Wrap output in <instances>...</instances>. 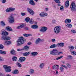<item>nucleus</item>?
Masks as SVG:
<instances>
[{"label":"nucleus","mask_w":76,"mask_h":76,"mask_svg":"<svg viewBox=\"0 0 76 76\" xmlns=\"http://www.w3.org/2000/svg\"><path fill=\"white\" fill-rule=\"evenodd\" d=\"M25 42V40L23 37H21L18 39L17 41V44L18 45L22 44Z\"/></svg>","instance_id":"nucleus-1"},{"label":"nucleus","mask_w":76,"mask_h":76,"mask_svg":"<svg viewBox=\"0 0 76 76\" xmlns=\"http://www.w3.org/2000/svg\"><path fill=\"white\" fill-rule=\"evenodd\" d=\"M61 31V27L60 26H56L54 28V32L55 34H59Z\"/></svg>","instance_id":"nucleus-2"},{"label":"nucleus","mask_w":76,"mask_h":76,"mask_svg":"<svg viewBox=\"0 0 76 76\" xmlns=\"http://www.w3.org/2000/svg\"><path fill=\"white\" fill-rule=\"evenodd\" d=\"M71 10L72 12L76 11V6L75 3L74 2H72L70 6Z\"/></svg>","instance_id":"nucleus-3"},{"label":"nucleus","mask_w":76,"mask_h":76,"mask_svg":"<svg viewBox=\"0 0 76 76\" xmlns=\"http://www.w3.org/2000/svg\"><path fill=\"white\" fill-rule=\"evenodd\" d=\"M3 67L5 69L6 72H10L12 71V70L10 69H11V67L10 66L4 65L3 66Z\"/></svg>","instance_id":"nucleus-4"},{"label":"nucleus","mask_w":76,"mask_h":76,"mask_svg":"<svg viewBox=\"0 0 76 76\" xmlns=\"http://www.w3.org/2000/svg\"><path fill=\"white\" fill-rule=\"evenodd\" d=\"M15 15L16 14H13L12 13L11 14V16L10 17V18H9V22L10 23H13V22H15V19L14 18V17L12 16H13V15Z\"/></svg>","instance_id":"nucleus-5"},{"label":"nucleus","mask_w":76,"mask_h":76,"mask_svg":"<svg viewBox=\"0 0 76 76\" xmlns=\"http://www.w3.org/2000/svg\"><path fill=\"white\" fill-rule=\"evenodd\" d=\"M58 53V51H57V50L55 49L52 50L50 52V54H51V55H53V56H56V55H57V53Z\"/></svg>","instance_id":"nucleus-6"},{"label":"nucleus","mask_w":76,"mask_h":76,"mask_svg":"<svg viewBox=\"0 0 76 76\" xmlns=\"http://www.w3.org/2000/svg\"><path fill=\"white\" fill-rule=\"evenodd\" d=\"M8 32L5 31V30L4 29L2 30L1 31V34L3 36L4 35L6 36L8 35Z\"/></svg>","instance_id":"nucleus-7"},{"label":"nucleus","mask_w":76,"mask_h":76,"mask_svg":"<svg viewBox=\"0 0 76 76\" xmlns=\"http://www.w3.org/2000/svg\"><path fill=\"white\" fill-rule=\"evenodd\" d=\"M47 15H48V14L45 12H42L39 14V16L41 17L47 16Z\"/></svg>","instance_id":"nucleus-8"},{"label":"nucleus","mask_w":76,"mask_h":76,"mask_svg":"<svg viewBox=\"0 0 76 76\" xmlns=\"http://www.w3.org/2000/svg\"><path fill=\"white\" fill-rule=\"evenodd\" d=\"M10 37L7 36H3L1 37V39L2 40H8L10 39Z\"/></svg>","instance_id":"nucleus-9"},{"label":"nucleus","mask_w":76,"mask_h":76,"mask_svg":"<svg viewBox=\"0 0 76 76\" xmlns=\"http://www.w3.org/2000/svg\"><path fill=\"white\" fill-rule=\"evenodd\" d=\"M47 30V28L46 27H43L40 30V31L42 33H44Z\"/></svg>","instance_id":"nucleus-10"},{"label":"nucleus","mask_w":76,"mask_h":76,"mask_svg":"<svg viewBox=\"0 0 76 76\" xmlns=\"http://www.w3.org/2000/svg\"><path fill=\"white\" fill-rule=\"evenodd\" d=\"M27 11L31 15H34V11L32 9L30 8H27Z\"/></svg>","instance_id":"nucleus-11"},{"label":"nucleus","mask_w":76,"mask_h":76,"mask_svg":"<svg viewBox=\"0 0 76 76\" xmlns=\"http://www.w3.org/2000/svg\"><path fill=\"white\" fill-rule=\"evenodd\" d=\"M26 60V58L25 57H21L19 58L18 61L20 62H23Z\"/></svg>","instance_id":"nucleus-12"},{"label":"nucleus","mask_w":76,"mask_h":76,"mask_svg":"<svg viewBox=\"0 0 76 76\" xmlns=\"http://www.w3.org/2000/svg\"><path fill=\"white\" fill-rule=\"evenodd\" d=\"M44 40L43 39H41L40 38H38L36 41L35 42L36 44H38L39 42H44Z\"/></svg>","instance_id":"nucleus-13"},{"label":"nucleus","mask_w":76,"mask_h":76,"mask_svg":"<svg viewBox=\"0 0 76 76\" xmlns=\"http://www.w3.org/2000/svg\"><path fill=\"white\" fill-rule=\"evenodd\" d=\"M29 4L31 6H35V4L34 1V0H29Z\"/></svg>","instance_id":"nucleus-14"},{"label":"nucleus","mask_w":76,"mask_h":76,"mask_svg":"<svg viewBox=\"0 0 76 76\" xmlns=\"http://www.w3.org/2000/svg\"><path fill=\"white\" fill-rule=\"evenodd\" d=\"M57 47H63L64 45V43H58L57 45Z\"/></svg>","instance_id":"nucleus-15"},{"label":"nucleus","mask_w":76,"mask_h":76,"mask_svg":"<svg viewBox=\"0 0 76 76\" xmlns=\"http://www.w3.org/2000/svg\"><path fill=\"white\" fill-rule=\"evenodd\" d=\"M6 29L7 31H10V32H12V31L13 30L9 26H7L6 27Z\"/></svg>","instance_id":"nucleus-16"},{"label":"nucleus","mask_w":76,"mask_h":76,"mask_svg":"<svg viewBox=\"0 0 76 76\" xmlns=\"http://www.w3.org/2000/svg\"><path fill=\"white\" fill-rule=\"evenodd\" d=\"M72 20L70 19H66L65 20V23H70L71 22Z\"/></svg>","instance_id":"nucleus-17"},{"label":"nucleus","mask_w":76,"mask_h":76,"mask_svg":"<svg viewBox=\"0 0 76 76\" xmlns=\"http://www.w3.org/2000/svg\"><path fill=\"white\" fill-rule=\"evenodd\" d=\"M69 6V1H67L65 3V7L67 8Z\"/></svg>","instance_id":"nucleus-18"},{"label":"nucleus","mask_w":76,"mask_h":76,"mask_svg":"<svg viewBox=\"0 0 76 76\" xmlns=\"http://www.w3.org/2000/svg\"><path fill=\"white\" fill-rule=\"evenodd\" d=\"M23 56H28L30 54V52H26L23 53Z\"/></svg>","instance_id":"nucleus-19"},{"label":"nucleus","mask_w":76,"mask_h":76,"mask_svg":"<svg viewBox=\"0 0 76 76\" xmlns=\"http://www.w3.org/2000/svg\"><path fill=\"white\" fill-rule=\"evenodd\" d=\"M65 26H66L67 28H72V25L69 23L65 25Z\"/></svg>","instance_id":"nucleus-20"},{"label":"nucleus","mask_w":76,"mask_h":76,"mask_svg":"<svg viewBox=\"0 0 76 76\" xmlns=\"http://www.w3.org/2000/svg\"><path fill=\"white\" fill-rule=\"evenodd\" d=\"M38 26L35 25H33L31 26V28L32 29H36V28H38Z\"/></svg>","instance_id":"nucleus-21"},{"label":"nucleus","mask_w":76,"mask_h":76,"mask_svg":"<svg viewBox=\"0 0 76 76\" xmlns=\"http://www.w3.org/2000/svg\"><path fill=\"white\" fill-rule=\"evenodd\" d=\"M10 53L11 54L15 55L16 53V51L14 49H12L11 50Z\"/></svg>","instance_id":"nucleus-22"},{"label":"nucleus","mask_w":76,"mask_h":76,"mask_svg":"<svg viewBox=\"0 0 76 76\" xmlns=\"http://www.w3.org/2000/svg\"><path fill=\"white\" fill-rule=\"evenodd\" d=\"M38 54V53L37 52H33L31 53V54L32 56H36Z\"/></svg>","instance_id":"nucleus-23"},{"label":"nucleus","mask_w":76,"mask_h":76,"mask_svg":"<svg viewBox=\"0 0 76 76\" xmlns=\"http://www.w3.org/2000/svg\"><path fill=\"white\" fill-rule=\"evenodd\" d=\"M56 47H57V45L53 44L50 46V48H56Z\"/></svg>","instance_id":"nucleus-24"},{"label":"nucleus","mask_w":76,"mask_h":76,"mask_svg":"<svg viewBox=\"0 0 76 76\" xmlns=\"http://www.w3.org/2000/svg\"><path fill=\"white\" fill-rule=\"evenodd\" d=\"M5 44L7 45H9L11 44V42L10 41H6L5 42Z\"/></svg>","instance_id":"nucleus-25"},{"label":"nucleus","mask_w":76,"mask_h":76,"mask_svg":"<svg viewBox=\"0 0 76 76\" xmlns=\"http://www.w3.org/2000/svg\"><path fill=\"white\" fill-rule=\"evenodd\" d=\"M69 50L72 51L74 49V47L73 46H69Z\"/></svg>","instance_id":"nucleus-26"},{"label":"nucleus","mask_w":76,"mask_h":76,"mask_svg":"<svg viewBox=\"0 0 76 76\" xmlns=\"http://www.w3.org/2000/svg\"><path fill=\"white\" fill-rule=\"evenodd\" d=\"M30 74H33L34 73V70L32 69H30L29 71Z\"/></svg>","instance_id":"nucleus-27"},{"label":"nucleus","mask_w":76,"mask_h":76,"mask_svg":"<svg viewBox=\"0 0 76 76\" xmlns=\"http://www.w3.org/2000/svg\"><path fill=\"white\" fill-rule=\"evenodd\" d=\"M13 74H15L17 75L19 73V71L17 70H15L13 72H12Z\"/></svg>","instance_id":"nucleus-28"},{"label":"nucleus","mask_w":76,"mask_h":76,"mask_svg":"<svg viewBox=\"0 0 76 76\" xmlns=\"http://www.w3.org/2000/svg\"><path fill=\"white\" fill-rule=\"evenodd\" d=\"M39 67L41 69H42L44 67V64L43 63H42L40 64L39 66Z\"/></svg>","instance_id":"nucleus-29"},{"label":"nucleus","mask_w":76,"mask_h":76,"mask_svg":"<svg viewBox=\"0 0 76 76\" xmlns=\"http://www.w3.org/2000/svg\"><path fill=\"white\" fill-rule=\"evenodd\" d=\"M12 60L13 61H17L18 60V58H17L16 57L14 56L12 57Z\"/></svg>","instance_id":"nucleus-30"},{"label":"nucleus","mask_w":76,"mask_h":76,"mask_svg":"<svg viewBox=\"0 0 76 76\" xmlns=\"http://www.w3.org/2000/svg\"><path fill=\"white\" fill-rule=\"evenodd\" d=\"M0 54H6V52L5 51H2V50H0Z\"/></svg>","instance_id":"nucleus-31"},{"label":"nucleus","mask_w":76,"mask_h":76,"mask_svg":"<svg viewBox=\"0 0 76 76\" xmlns=\"http://www.w3.org/2000/svg\"><path fill=\"white\" fill-rule=\"evenodd\" d=\"M24 49L25 50H29V46L28 45L25 46L24 48Z\"/></svg>","instance_id":"nucleus-32"},{"label":"nucleus","mask_w":76,"mask_h":76,"mask_svg":"<svg viewBox=\"0 0 76 76\" xmlns=\"http://www.w3.org/2000/svg\"><path fill=\"white\" fill-rule=\"evenodd\" d=\"M60 70L61 72H64V68L62 67H61L60 68Z\"/></svg>","instance_id":"nucleus-33"},{"label":"nucleus","mask_w":76,"mask_h":76,"mask_svg":"<svg viewBox=\"0 0 76 76\" xmlns=\"http://www.w3.org/2000/svg\"><path fill=\"white\" fill-rule=\"evenodd\" d=\"M23 35L24 36V37H27L30 36L31 35V34H23Z\"/></svg>","instance_id":"nucleus-34"},{"label":"nucleus","mask_w":76,"mask_h":76,"mask_svg":"<svg viewBox=\"0 0 76 76\" xmlns=\"http://www.w3.org/2000/svg\"><path fill=\"white\" fill-rule=\"evenodd\" d=\"M23 26H24V25H23V24H22L20 26L17 27V29H20V28H23Z\"/></svg>","instance_id":"nucleus-35"},{"label":"nucleus","mask_w":76,"mask_h":76,"mask_svg":"<svg viewBox=\"0 0 76 76\" xmlns=\"http://www.w3.org/2000/svg\"><path fill=\"white\" fill-rule=\"evenodd\" d=\"M30 20V18L29 17H27L25 19V20L26 22H28Z\"/></svg>","instance_id":"nucleus-36"},{"label":"nucleus","mask_w":76,"mask_h":76,"mask_svg":"<svg viewBox=\"0 0 76 76\" xmlns=\"http://www.w3.org/2000/svg\"><path fill=\"white\" fill-rule=\"evenodd\" d=\"M1 25L2 26H4L5 25H6V24L4 23V22L3 21H1Z\"/></svg>","instance_id":"nucleus-37"},{"label":"nucleus","mask_w":76,"mask_h":76,"mask_svg":"<svg viewBox=\"0 0 76 76\" xmlns=\"http://www.w3.org/2000/svg\"><path fill=\"white\" fill-rule=\"evenodd\" d=\"M71 53H72V54L73 56H76V52L75 51H72Z\"/></svg>","instance_id":"nucleus-38"},{"label":"nucleus","mask_w":76,"mask_h":76,"mask_svg":"<svg viewBox=\"0 0 76 76\" xmlns=\"http://www.w3.org/2000/svg\"><path fill=\"white\" fill-rule=\"evenodd\" d=\"M6 12H10V8H8L6 10Z\"/></svg>","instance_id":"nucleus-39"},{"label":"nucleus","mask_w":76,"mask_h":76,"mask_svg":"<svg viewBox=\"0 0 76 76\" xmlns=\"http://www.w3.org/2000/svg\"><path fill=\"white\" fill-rule=\"evenodd\" d=\"M17 65L18 66V67H22V65H21V64H20L19 62H17Z\"/></svg>","instance_id":"nucleus-40"},{"label":"nucleus","mask_w":76,"mask_h":76,"mask_svg":"<svg viewBox=\"0 0 76 76\" xmlns=\"http://www.w3.org/2000/svg\"><path fill=\"white\" fill-rule=\"evenodd\" d=\"M29 22L30 23H34V21H33V19L31 18L29 21Z\"/></svg>","instance_id":"nucleus-41"},{"label":"nucleus","mask_w":76,"mask_h":76,"mask_svg":"<svg viewBox=\"0 0 76 76\" xmlns=\"http://www.w3.org/2000/svg\"><path fill=\"white\" fill-rule=\"evenodd\" d=\"M15 10V9L14 8H12V7L10 8V10L11 12H13V11H14Z\"/></svg>","instance_id":"nucleus-42"},{"label":"nucleus","mask_w":76,"mask_h":76,"mask_svg":"<svg viewBox=\"0 0 76 76\" xmlns=\"http://www.w3.org/2000/svg\"><path fill=\"white\" fill-rule=\"evenodd\" d=\"M63 57V56H61L58 58H56V59L57 60H58L59 59H61V58H62Z\"/></svg>","instance_id":"nucleus-43"},{"label":"nucleus","mask_w":76,"mask_h":76,"mask_svg":"<svg viewBox=\"0 0 76 76\" xmlns=\"http://www.w3.org/2000/svg\"><path fill=\"white\" fill-rule=\"evenodd\" d=\"M60 10L61 11H64V7L63 6H61L60 8Z\"/></svg>","instance_id":"nucleus-44"},{"label":"nucleus","mask_w":76,"mask_h":76,"mask_svg":"<svg viewBox=\"0 0 76 76\" xmlns=\"http://www.w3.org/2000/svg\"><path fill=\"white\" fill-rule=\"evenodd\" d=\"M54 1L56 2V3H57L58 4L60 3V1H59V0H54Z\"/></svg>","instance_id":"nucleus-45"},{"label":"nucleus","mask_w":76,"mask_h":76,"mask_svg":"<svg viewBox=\"0 0 76 76\" xmlns=\"http://www.w3.org/2000/svg\"><path fill=\"white\" fill-rule=\"evenodd\" d=\"M4 48V46L2 44H0V49H3Z\"/></svg>","instance_id":"nucleus-46"},{"label":"nucleus","mask_w":76,"mask_h":76,"mask_svg":"<svg viewBox=\"0 0 76 76\" xmlns=\"http://www.w3.org/2000/svg\"><path fill=\"white\" fill-rule=\"evenodd\" d=\"M71 32L72 33H73V34H76V31L75 30L72 29L71 30Z\"/></svg>","instance_id":"nucleus-47"},{"label":"nucleus","mask_w":76,"mask_h":76,"mask_svg":"<svg viewBox=\"0 0 76 76\" xmlns=\"http://www.w3.org/2000/svg\"><path fill=\"white\" fill-rule=\"evenodd\" d=\"M66 66H67L69 68H70V67H71V65L69 63L66 64Z\"/></svg>","instance_id":"nucleus-48"},{"label":"nucleus","mask_w":76,"mask_h":76,"mask_svg":"<svg viewBox=\"0 0 76 76\" xmlns=\"http://www.w3.org/2000/svg\"><path fill=\"white\" fill-rule=\"evenodd\" d=\"M4 61V58L0 56V61Z\"/></svg>","instance_id":"nucleus-49"},{"label":"nucleus","mask_w":76,"mask_h":76,"mask_svg":"<svg viewBox=\"0 0 76 76\" xmlns=\"http://www.w3.org/2000/svg\"><path fill=\"white\" fill-rule=\"evenodd\" d=\"M52 69H57V67L55 65H54L52 66Z\"/></svg>","instance_id":"nucleus-50"},{"label":"nucleus","mask_w":76,"mask_h":76,"mask_svg":"<svg viewBox=\"0 0 76 76\" xmlns=\"http://www.w3.org/2000/svg\"><path fill=\"white\" fill-rule=\"evenodd\" d=\"M68 57L70 59H72V58H73V57H72V56L71 55H69L68 56Z\"/></svg>","instance_id":"nucleus-51"},{"label":"nucleus","mask_w":76,"mask_h":76,"mask_svg":"<svg viewBox=\"0 0 76 76\" xmlns=\"http://www.w3.org/2000/svg\"><path fill=\"white\" fill-rule=\"evenodd\" d=\"M61 66H62L63 67H64V68H65V69H67V67L66 66L64 65H61Z\"/></svg>","instance_id":"nucleus-52"},{"label":"nucleus","mask_w":76,"mask_h":76,"mask_svg":"<svg viewBox=\"0 0 76 76\" xmlns=\"http://www.w3.org/2000/svg\"><path fill=\"white\" fill-rule=\"evenodd\" d=\"M2 2L3 3H5L6 2V0H2Z\"/></svg>","instance_id":"nucleus-53"},{"label":"nucleus","mask_w":76,"mask_h":76,"mask_svg":"<svg viewBox=\"0 0 76 76\" xmlns=\"http://www.w3.org/2000/svg\"><path fill=\"white\" fill-rule=\"evenodd\" d=\"M52 22L53 23H56V21L55 20H53L52 21Z\"/></svg>","instance_id":"nucleus-54"},{"label":"nucleus","mask_w":76,"mask_h":76,"mask_svg":"<svg viewBox=\"0 0 76 76\" xmlns=\"http://www.w3.org/2000/svg\"><path fill=\"white\" fill-rule=\"evenodd\" d=\"M21 15L22 16H25V15H26V14L25 13L22 12L21 13Z\"/></svg>","instance_id":"nucleus-55"},{"label":"nucleus","mask_w":76,"mask_h":76,"mask_svg":"<svg viewBox=\"0 0 76 76\" xmlns=\"http://www.w3.org/2000/svg\"><path fill=\"white\" fill-rule=\"evenodd\" d=\"M51 41H52V42H55V41H56V39H51Z\"/></svg>","instance_id":"nucleus-56"},{"label":"nucleus","mask_w":76,"mask_h":76,"mask_svg":"<svg viewBox=\"0 0 76 76\" xmlns=\"http://www.w3.org/2000/svg\"><path fill=\"white\" fill-rule=\"evenodd\" d=\"M18 51H22V49H17Z\"/></svg>","instance_id":"nucleus-57"},{"label":"nucleus","mask_w":76,"mask_h":76,"mask_svg":"<svg viewBox=\"0 0 76 76\" xmlns=\"http://www.w3.org/2000/svg\"><path fill=\"white\" fill-rule=\"evenodd\" d=\"M62 53V52H59L58 53V55H60V54H61Z\"/></svg>","instance_id":"nucleus-58"},{"label":"nucleus","mask_w":76,"mask_h":76,"mask_svg":"<svg viewBox=\"0 0 76 76\" xmlns=\"http://www.w3.org/2000/svg\"><path fill=\"white\" fill-rule=\"evenodd\" d=\"M53 6L54 7V9H56V5H53Z\"/></svg>","instance_id":"nucleus-59"},{"label":"nucleus","mask_w":76,"mask_h":76,"mask_svg":"<svg viewBox=\"0 0 76 76\" xmlns=\"http://www.w3.org/2000/svg\"><path fill=\"white\" fill-rule=\"evenodd\" d=\"M27 44L28 45H31V42H29L27 43Z\"/></svg>","instance_id":"nucleus-60"},{"label":"nucleus","mask_w":76,"mask_h":76,"mask_svg":"<svg viewBox=\"0 0 76 76\" xmlns=\"http://www.w3.org/2000/svg\"><path fill=\"white\" fill-rule=\"evenodd\" d=\"M58 72L57 71H56V74H58Z\"/></svg>","instance_id":"nucleus-61"},{"label":"nucleus","mask_w":76,"mask_h":76,"mask_svg":"<svg viewBox=\"0 0 76 76\" xmlns=\"http://www.w3.org/2000/svg\"><path fill=\"white\" fill-rule=\"evenodd\" d=\"M25 29H26V30H28V28L27 27H26L25 28Z\"/></svg>","instance_id":"nucleus-62"},{"label":"nucleus","mask_w":76,"mask_h":76,"mask_svg":"<svg viewBox=\"0 0 76 76\" xmlns=\"http://www.w3.org/2000/svg\"><path fill=\"white\" fill-rule=\"evenodd\" d=\"M45 10H46V11H47L48 10V9L47 8H45Z\"/></svg>","instance_id":"nucleus-63"},{"label":"nucleus","mask_w":76,"mask_h":76,"mask_svg":"<svg viewBox=\"0 0 76 76\" xmlns=\"http://www.w3.org/2000/svg\"><path fill=\"white\" fill-rule=\"evenodd\" d=\"M7 76H11V75H9V74H8L7 75Z\"/></svg>","instance_id":"nucleus-64"}]
</instances>
